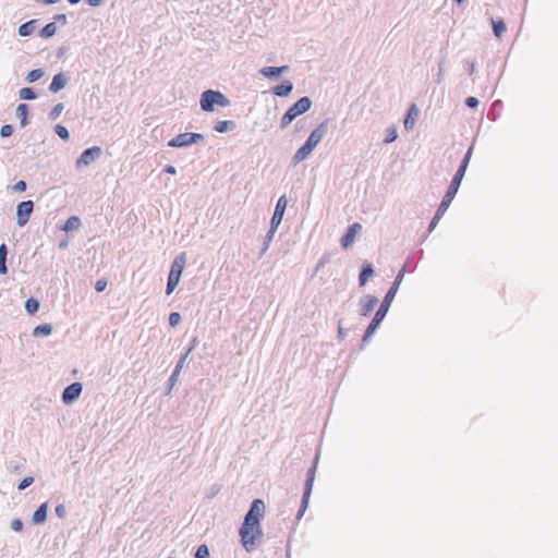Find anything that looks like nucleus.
<instances>
[{"instance_id": "nucleus-1", "label": "nucleus", "mask_w": 558, "mask_h": 558, "mask_svg": "<svg viewBox=\"0 0 558 558\" xmlns=\"http://www.w3.org/2000/svg\"><path fill=\"white\" fill-rule=\"evenodd\" d=\"M398 290L396 288H389L386 292L379 307L377 308L374 317L372 318L371 323L368 324L365 333L362 338L363 344L367 343L372 337L375 335L379 326L381 325L384 318L386 317L387 313L389 312V308L391 306V303L397 294Z\"/></svg>"}, {"instance_id": "nucleus-2", "label": "nucleus", "mask_w": 558, "mask_h": 558, "mask_svg": "<svg viewBox=\"0 0 558 558\" xmlns=\"http://www.w3.org/2000/svg\"><path fill=\"white\" fill-rule=\"evenodd\" d=\"M260 521L245 520L239 529L241 545L246 551L251 553L257 547V542L263 537Z\"/></svg>"}, {"instance_id": "nucleus-3", "label": "nucleus", "mask_w": 558, "mask_h": 558, "mask_svg": "<svg viewBox=\"0 0 558 558\" xmlns=\"http://www.w3.org/2000/svg\"><path fill=\"white\" fill-rule=\"evenodd\" d=\"M319 458H320V450L317 449L314 460L312 462V465L310 466V469L306 472V478H305V483H304V487H303L301 505H300V508L295 515L296 521L302 519V517L305 514V512L308 508L311 494H312L313 486H314L315 478H316V471H317Z\"/></svg>"}, {"instance_id": "nucleus-4", "label": "nucleus", "mask_w": 558, "mask_h": 558, "mask_svg": "<svg viewBox=\"0 0 558 558\" xmlns=\"http://www.w3.org/2000/svg\"><path fill=\"white\" fill-rule=\"evenodd\" d=\"M230 104V99L218 89H205L199 97V106L204 112H214L217 107L226 108Z\"/></svg>"}, {"instance_id": "nucleus-5", "label": "nucleus", "mask_w": 558, "mask_h": 558, "mask_svg": "<svg viewBox=\"0 0 558 558\" xmlns=\"http://www.w3.org/2000/svg\"><path fill=\"white\" fill-rule=\"evenodd\" d=\"M313 101L311 97L303 96L293 102L287 111L283 113L280 120V129L284 130L288 128L293 120L298 117L306 113L312 108Z\"/></svg>"}, {"instance_id": "nucleus-6", "label": "nucleus", "mask_w": 558, "mask_h": 558, "mask_svg": "<svg viewBox=\"0 0 558 558\" xmlns=\"http://www.w3.org/2000/svg\"><path fill=\"white\" fill-rule=\"evenodd\" d=\"M205 142V136L202 133L196 132H184L172 137L168 143V147L171 148H186L194 144Z\"/></svg>"}, {"instance_id": "nucleus-7", "label": "nucleus", "mask_w": 558, "mask_h": 558, "mask_svg": "<svg viewBox=\"0 0 558 558\" xmlns=\"http://www.w3.org/2000/svg\"><path fill=\"white\" fill-rule=\"evenodd\" d=\"M34 202L22 201L16 205V223L19 227H24L31 219V216L34 211Z\"/></svg>"}, {"instance_id": "nucleus-8", "label": "nucleus", "mask_w": 558, "mask_h": 558, "mask_svg": "<svg viewBox=\"0 0 558 558\" xmlns=\"http://www.w3.org/2000/svg\"><path fill=\"white\" fill-rule=\"evenodd\" d=\"M82 391L83 384L80 381H74L63 389L61 393V400L65 405H71L80 398Z\"/></svg>"}, {"instance_id": "nucleus-9", "label": "nucleus", "mask_w": 558, "mask_h": 558, "mask_svg": "<svg viewBox=\"0 0 558 558\" xmlns=\"http://www.w3.org/2000/svg\"><path fill=\"white\" fill-rule=\"evenodd\" d=\"M101 155V148L99 146H92L88 148H85L78 158L75 161V167L81 168L84 166H88L92 162H94L96 159H98Z\"/></svg>"}, {"instance_id": "nucleus-10", "label": "nucleus", "mask_w": 558, "mask_h": 558, "mask_svg": "<svg viewBox=\"0 0 558 558\" xmlns=\"http://www.w3.org/2000/svg\"><path fill=\"white\" fill-rule=\"evenodd\" d=\"M328 119H325L323 122H320L308 135V137L305 140L304 143H306L308 146L313 147L314 149L316 146L322 142L324 136L327 134L328 131Z\"/></svg>"}, {"instance_id": "nucleus-11", "label": "nucleus", "mask_w": 558, "mask_h": 558, "mask_svg": "<svg viewBox=\"0 0 558 558\" xmlns=\"http://www.w3.org/2000/svg\"><path fill=\"white\" fill-rule=\"evenodd\" d=\"M287 206H288L287 196L281 195L276 203L274 214L270 218V226L272 228H279V226L283 219Z\"/></svg>"}, {"instance_id": "nucleus-12", "label": "nucleus", "mask_w": 558, "mask_h": 558, "mask_svg": "<svg viewBox=\"0 0 558 558\" xmlns=\"http://www.w3.org/2000/svg\"><path fill=\"white\" fill-rule=\"evenodd\" d=\"M264 515H265V502L262 499L256 498L251 502L250 508L244 515V519L262 521Z\"/></svg>"}, {"instance_id": "nucleus-13", "label": "nucleus", "mask_w": 558, "mask_h": 558, "mask_svg": "<svg viewBox=\"0 0 558 558\" xmlns=\"http://www.w3.org/2000/svg\"><path fill=\"white\" fill-rule=\"evenodd\" d=\"M461 182H462V180H460V179H458L456 177L452 178V180H451V182H450V184H449V186H448V189H447V191H446V193H445V195H444V197H442V199H441V202L439 204L441 209L445 208V209L448 210L449 206L451 205L453 198L456 197V195H457V193L459 191Z\"/></svg>"}, {"instance_id": "nucleus-14", "label": "nucleus", "mask_w": 558, "mask_h": 558, "mask_svg": "<svg viewBox=\"0 0 558 558\" xmlns=\"http://www.w3.org/2000/svg\"><path fill=\"white\" fill-rule=\"evenodd\" d=\"M378 304V298L372 294H366L359 301V313L363 317H367Z\"/></svg>"}, {"instance_id": "nucleus-15", "label": "nucleus", "mask_w": 558, "mask_h": 558, "mask_svg": "<svg viewBox=\"0 0 558 558\" xmlns=\"http://www.w3.org/2000/svg\"><path fill=\"white\" fill-rule=\"evenodd\" d=\"M185 263H186V253L182 252V253L178 254L174 257V259L170 266L168 276L174 277L175 279L178 278L181 280V276H182Z\"/></svg>"}, {"instance_id": "nucleus-16", "label": "nucleus", "mask_w": 558, "mask_h": 558, "mask_svg": "<svg viewBox=\"0 0 558 558\" xmlns=\"http://www.w3.org/2000/svg\"><path fill=\"white\" fill-rule=\"evenodd\" d=\"M290 70V66L284 64L280 66H264L259 70V73L271 81L279 80L281 75L287 73Z\"/></svg>"}, {"instance_id": "nucleus-17", "label": "nucleus", "mask_w": 558, "mask_h": 558, "mask_svg": "<svg viewBox=\"0 0 558 558\" xmlns=\"http://www.w3.org/2000/svg\"><path fill=\"white\" fill-rule=\"evenodd\" d=\"M70 76L64 72H59L53 75L52 81L48 87V90L52 94L61 92L68 85Z\"/></svg>"}, {"instance_id": "nucleus-18", "label": "nucleus", "mask_w": 558, "mask_h": 558, "mask_svg": "<svg viewBox=\"0 0 558 558\" xmlns=\"http://www.w3.org/2000/svg\"><path fill=\"white\" fill-rule=\"evenodd\" d=\"M293 83L289 80H283L280 84L271 88V93L277 97H288L293 90Z\"/></svg>"}, {"instance_id": "nucleus-19", "label": "nucleus", "mask_w": 558, "mask_h": 558, "mask_svg": "<svg viewBox=\"0 0 558 558\" xmlns=\"http://www.w3.org/2000/svg\"><path fill=\"white\" fill-rule=\"evenodd\" d=\"M314 148L308 146L306 143H303L301 147L295 151V154L292 156V165L296 166L298 163L306 160L311 154L313 153Z\"/></svg>"}, {"instance_id": "nucleus-20", "label": "nucleus", "mask_w": 558, "mask_h": 558, "mask_svg": "<svg viewBox=\"0 0 558 558\" xmlns=\"http://www.w3.org/2000/svg\"><path fill=\"white\" fill-rule=\"evenodd\" d=\"M31 108L27 104H19L15 110L16 117L20 119V126L26 128L29 124Z\"/></svg>"}, {"instance_id": "nucleus-21", "label": "nucleus", "mask_w": 558, "mask_h": 558, "mask_svg": "<svg viewBox=\"0 0 558 558\" xmlns=\"http://www.w3.org/2000/svg\"><path fill=\"white\" fill-rule=\"evenodd\" d=\"M48 502H44L34 511L32 515V523L34 525H40L46 522L48 515Z\"/></svg>"}, {"instance_id": "nucleus-22", "label": "nucleus", "mask_w": 558, "mask_h": 558, "mask_svg": "<svg viewBox=\"0 0 558 558\" xmlns=\"http://www.w3.org/2000/svg\"><path fill=\"white\" fill-rule=\"evenodd\" d=\"M374 266L368 262L363 263L359 274V286L364 287L367 283L368 279L374 276Z\"/></svg>"}, {"instance_id": "nucleus-23", "label": "nucleus", "mask_w": 558, "mask_h": 558, "mask_svg": "<svg viewBox=\"0 0 558 558\" xmlns=\"http://www.w3.org/2000/svg\"><path fill=\"white\" fill-rule=\"evenodd\" d=\"M418 113H420V110H418L417 106L415 104H412L409 107L408 112H407L405 118H404V121H403L404 129L407 131L413 129L415 120L418 117Z\"/></svg>"}, {"instance_id": "nucleus-24", "label": "nucleus", "mask_w": 558, "mask_h": 558, "mask_svg": "<svg viewBox=\"0 0 558 558\" xmlns=\"http://www.w3.org/2000/svg\"><path fill=\"white\" fill-rule=\"evenodd\" d=\"M472 154H473V145L468 148V150H466L463 159L461 160L460 166L457 169V171H456L453 177H456V178H458L460 180H463L465 171H466V169L469 167V163H470V160L472 158Z\"/></svg>"}, {"instance_id": "nucleus-25", "label": "nucleus", "mask_w": 558, "mask_h": 558, "mask_svg": "<svg viewBox=\"0 0 558 558\" xmlns=\"http://www.w3.org/2000/svg\"><path fill=\"white\" fill-rule=\"evenodd\" d=\"M214 131L217 133H227L236 129V123L233 120H220L214 124Z\"/></svg>"}, {"instance_id": "nucleus-26", "label": "nucleus", "mask_w": 558, "mask_h": 558, "mask_svg": "<svg viewBox=\"0 0 558 558\" xmlns=\"http://www.w3.org/2000/svg\"><path fill=\"white\" fill-rule=\"evenodd\" d=\"M53 327L51 324L45 323L37 325L32 332V336L35 338L48 337L52 333Z\"/></svg>"}, {"instance_id": "nucleus-27", "label": "nucleus", "mask_w": 558, "mask_h": 558, "mask_svg": "<svg viewBox=\"0 0 558 558\" xmlns=\"http://www.w3.org/2000/svg\"><path fill=\"white\" fill-rule=\"evenodd\" d=\"M81 226H82V221L78 216H70L65 220V222L63 223L61 229L65 232H71V231L80 229Z\"/></svg>"}, {"instance_id": "nucleus-28", "label": "nucleus", "mask_w": 558, "mask_h": 558, "mask_svg": "<svg viewBox=\"0 0 558 558\" xmlns=\"http://www.w3.org/2000/svg\"><path fill=\"white\" fill-rule=\"evenodd\" d=\"M24 308L28 315L33 316L39 311L40 302L38 299L31 296L25 301Z\"/></svg>"}, {"instance_id": "nucleus-29", "label": "nucleus", "mask_w": 558, "mask_h": 558, "mask_svg": "<svg viewBox=\"0 0 558 558\" xmlns=\"http://www.w3.org/2000/svg\"><path fill=\"white\" fill-rule=\"evenodd\" d=\"M37 23V20H31L27 21L19 26L17 34L21 37H27L31 36L35 29V24Z\"/></svg>"}, {"instance_id": "nucleus-30", "label": "nucleus", "mask_w": 558, "mask_h": 558, "mask_svg": "<svg viewBox=\"0 0 558 558\" xmlns=\"http://www.w3.org/2000/svg\"><path fill=\"white\" fill-rule=\"evenodd\" d=\"M57 33V25L56 22L47 23L38 33L39 37L44 39L51 38Z\"/></svg>"}, {"instance_id": "nucleus-31", "label": "nucleus", "mask_w": 558, "mask_h": 558, "mask_svg": "<svg viewBox=\"0 0 558 558\" xmlns=\"http://www.w3.org/2000/svg\"><path fill=\"white\" fill-rule=\"evenodd\" d=\"M277 230H278V228H272L271 226L269 227V230L267 231L266 235L264 236L263 247L259 253L260 256H263L268 251L269 245H270Z\"/></svg>"}, {"instance_id": "nucleus-32", "label": "nucleus", "mask_w": 558, "mask_h": 558, "mask_svg": "<svg viewBox=\"0 0 558 558\" xmlns=\"http://www.w3.org/2000/svg\"><path fill=\"white\" fill-rule=\"evenodd\" d=\"M493 33L497 38H500L507 29L506 23L502 19L492 20Z\"/></svg>"}, {"instance_id": "nucleus-33", "label": "nucleus", "mask_w": 558, "mask_h": 558, "mask_svg": "<svg viewBox=\"0 0 558 558\" xmlns=\"http://www.w3.org/2000/svg\"><path fill=\"white\" fill-rule=\"evenodd\" d=\"M19 97L22 100H35L38 97V94L33 87H22L19 90Z\"/></svg>"}, {"instance_id": "nucleus-34", "label": "nucleus", "mask_w": 558, "mask_h": 558, "mask_svg": "<svg viewBox=\"0 0 558 558\" xmlns=\"http://www.w3.org/2000/svg\"><path fill=\"white\" fill-rule=\"evenodd\" d=\"M45 75V71L41 68L34 69L25 76V82L28 84L39 81Z\"/></svg>"}, {"instance_id": "nucleus-35", "label": "nucleus", "mask_w": 558, "mask_h": 558, "mask_svg": "<svg viewBox=\"0 0 558 558\" xmlns=\"http://www.w3.org/2000/svg\"><path fill=\"white\" fill-rule=\"evenodd\" d=\"M446 211H447V209H445V208L441 209V207L438 206V208L428 226L429 233L436 228V226L438 225L439 220L441 219V217L445 215Z\"/></svg>"}, {"instance_id": "nucleus-36", "label": "nucleus", "mask_w": 558, "mask_h": 558, "mask_svg": "<svg viewBox=\"0 0 558 558\" xmlns=\"http://www.w3.org/2000/svg\"><path fill=\"white\" fill-rule=\"evenodd\" d=\"M63 110H64V105L62 102H58L48 112V119L50 121L57 120L60 117V114L62 113Z\"/></svg>"}, {"instance_id": "nucleus-37", "label": "nucleus", "mask_w": 558, "mask_h": 558, "mask_svg": "<svg viewBox=\"0 0 558 558\" xmlns=\"http://www.w3.org/2000/svg\"><path fill=\"white\" fill-rule=\"evenodd\" d=\"M54 133L64 142H68L71 137L69 130L62 124L54 125Z\"/></svg>"}, {"instance_id": "nucleus-38", "label": "nucleus", "mask_w": 558, "mask_h": 558, "mask_svg": "<svg viewBox=\"0 0 558 558\" xmlns=\"http://www.w3.org/2000/svg\"><path fill=\"white\" fill-rule=\"evenodd\" d=\"M194 558H210V550L206 544H201L194 554Z\"/></svg>"}, {"instance_id": "nucleus-39", "label": "nucleus", "mask_w": 558, "mask_h": 558, "mask_svg": "<svg viewBox=\"0 0 558 558\" xmlns=\"http://www.w3.org/2000/svg\"><path fill=\"white\" fill-rule=\"evenodd\" d=\"M180 282V279H175L174 277H170L168 276V279H167V286H166V294L167 295H170L178 287Z\"/></svg>"}, {"instance_id": "nucleus-40", "label": "nucleus", "mask_w": 558, "mask_h": 558, "mask_svg": "<svg viewBox=\"0 0 558 558\" xmlns=\"http://www.w3.org/2000/svg\"><path fill=\"white\" fill-rule=\"evenodd\" d=\"M181 320H182V317L179 312H171L169 314L168 322L172 328L177 327L181 323Z\"/></svg>"}, {"instance_id": "nucleus-41", "label": "nucleus", "mask_w": 558, "mask_h": 558, "mask_svg": "<svg viewBox=\"0 0 558 558\" xmlns=\"http://www.w3.org/2000/svg\"><path fill=\"white\" fill-rule=\"evenodd\" d=\"M33 476H25L17 483V490L22 492L34 483Z\"/></svg>"}, {"instance_id": "nucleus-42", "label": "nucleus", "mask_w": 558, "mask_h": 558, "mask_svg": "<svg viewBox=\"0 0 558 558\" xmlns=\"http://www.w3.org/2000/svg\"><path fill=\"white\" fill-rule=\"evenodd\" d=\"M179 376L178 373H171L169 379H168V386H167V389H166V395H170L171 393V390L172 388L175 386V384L178 383L179 380Z\"/></svg>"}, {"instance_id": "nucleus-43", "label": "nucleus", "mask_w": 558, "mask_h": 558, "mask_svg": "<svg viewBox=\"0 0 558 558\" xmlns=\"http://www.w3.org/2000/svg\"><path fill=\"white\" fill-rule=\"evenodd\" d=\"M404 274H405V266H403L399 272L397 274L392 284L390 286L391 288H396L397 290H399V287L403 280V277H404Z\"/></svg>"}, {"instance_id": "nucleus-44", "label": "nucleus", "mask_w": 558, "mask_h": 558, "mask_svg": "<svg viewBox=\"0 0 558 558\" xmlns=\"http://www.w3.org/2000/svg\"><path fill=\"white\" fill-rule=\"evenodd\" d=\"M14 132V128L12 124H3L0 129V136L2 138L10 137Z\"/></svg>"}, {"instance_id": "nucleus-45", "label": "nucleus", "mask_w": 558, "mask_h": 558, "mask_svg": "<svg viewBox=\"0 0 558 558\" xmlns=\"http://www.w3.org/2000/svg\"><path fill=\"white\" fill-rule=\"evenodd\" d=\"M398 137V134H397V130L391 128V129H387V134H386V137L384 140V143L386 144H390L392 142H395Z\"/></svg>"}, {"instance_id": "nucleus-46", "label": "nucleus", "mask_w": 558, "mask_h": 558, "mask_svg": "<svg viewBox=\"0 0 558 558\" xmlns=\"http://www.w3.org/2000/svg\"><path fill=\"white\" fill-rule=\"evenodd\" d=\"M27 189V183L24 180L17 181L14 185L11 186V190L16 193H23Z\"/></svg>"}, {"instance_id": "nucleus-47", "label": "nucleus", "mask_w": 558, "mask_h": 558, "mask_svg": "<svg viewBox=\"0 0 558 558\" xmlns=\"http://www.w3.org/2000/svg\"><path fill=\"white\" fill-rule=\"evenodd\" d=\"M11 529L14 531V532H22L23 529H24V523L23 521L20 519V518H15L11 521Z\"/></svg>"}, {"instance_id": "nucleus-48", "label": "nucleus", "mask_w": 558, "mask_h": 558, "mask_svg": "<svg viewBox=\"0 0 558 558\" xmlns=\"http://www.w3.org/2000/svg\"><path fill=\"white\" fill-rule=\"evenodd\" d=\"M330 258H331V254H329V253L324 254L315 267V272H317L320 268H323L326 264H328L330 262Z\"/></svg>"}, {"instance_id": "nucleus-49", "label": "nucleus", "mask_w": 558, "mask_h": 558, "mask_svg": "<svg viewBox=\"0 0 558 558\" xmlns=\"http://www.w3.org/2000/svg\"><path fill=\"white\" fill-rule=\"evenodd\" d=\"M22 468H23V464L20 463L19 460H11L9 465H8V469L11 470V472H14V473H20Z\"/></svg>"}, {"instance_id": "nucleus-50", "label": "nucleus", "mask_w": 558, "mask_h": 558, "mask_svg": "<svg viewBox=\"0 0 558 558\" xmlns=\"http://www.w3.org/2000/svg\"><path fill=\"white\" fill-rule=\"evenodd\" d=\"M446 60L441 59L438 63V73L436 75V82L439 84L444 80V68H445Z\"/></svg>"}, {"instance_id": "nucleus-51", "label": "nucleus", "mask_w": 558, "mask_h": 558, "mask_svg": "<svg viewBox=\"0 0 558 558\" xmlns=\"http://www.w3.org/2000/svg\"><path fill=\"white\" fill-rule=\"evenodd\" d=\"M340 244L343 250H349V227L345 228L340 239Z\"/></svg>"}, {"instance_id": "nucleus-52", "label": "nucleus", "mask_w": 558, "mask_h": 558, "mask_svg": "<svg viewBox=\"0 0 558 558\" xmlns=\"http://www.w3.org/2000/svg\"><path fill=\"white\" fill-rule=\"evenodd\" d=\"M107 286H108V280L105 278H100L95 283V290L97 292H102L106 290Z\"/></svg>"}, {"instance_id": "nucleus-53", "label": "nucleus", "mask_w": 558, "mask_h": 558, "mask_svg": "<svg viewBox=\"0 0 558 558\" xmlns=\"http://www.w3.org/2000/svg\"><path fill=\"white\" fill-rule=\"evenodd\" d=\"M465 106L471 108V109H475L477 108L480 101L476 97H473V96H469L465 98Z\"/></svg>"}, {"instance_id": "nucleus-54", "label": "nucleus", "mask_w": 558, "mask_h": 558, "mask_svg": "<svg viewBox=\"0 0 558 558\" xmlns=\"http://www.w3.org/2000/svg\"><path fill=\"white\" fill-rule=\"evenodd\" d=\"M54 512H56L58 518L64 519L65 515H66L65 506L63 504L57 505L56 508H54Z\"/></svg>"}, {"instance_id": "nucleus-55", "label": "nucleus", "mask_w": 558, "mask_h": 558, "mask_svg": "<svg viewBox=\"0 0 558 558\" xmlns=\"http://www.w3.org/2000/svg\"><path fill=\"white\" fill-rule=\"evenodd\" d=\"M198 343H199L198 338L197 337H193L192 340L190 341L186 350H185L186 354H191L196 349Z\"/></svg>"}, {"instance_id": "nucleus-56", "label": "nucleus", "mask_w": 558, "mask_h": 558, "mask_svg": "<svg viewBox=\"0 0 558 558\" xmlns=\"http://www.w3.org/2000/svg\"><path fill=\"white\" fill-rule=\"evenodd\" d=\"M362 230V226L359 222L351 223V244L354 241L355 235Z\"/></svg>"}, {"instance_id": "nucleus-57", "label": "nucleus", "mask_w": 558, "mask_h": 558, "mask_svg": "<svg viewBox=\"0 0 558 558\" xmlns=\"http://www.w3.org/2000/svg\"><path fill=\"white\" fill-rule=\"evenodd\" d=\"M464 65L468 74L473 75L475 71V60H465Z\"/></svg>"}, {"instance_id": "nucleus-58", "label": "nucleus", "mask_w": 558, "mask_h": 558, "mask_svg": "<svg viewBox=\"0 0 558 558\" xmlns=\"http://www.w3.org/2000/svg\"><path fill=\"white\" fill-rule=\"evenodd\" d=\"M53 22H56V24L59 23L61 25H65L68 23L66 14H64V13L56 14L53 16Z\"/></svg>"}, {"instance_id": "nucleus-59", "label": "nucleus", "mask_w": 558, "mask_h": 558, "mask_svg": "<svg viewBox=\"0 0 558 558\" xmlns=\"http://www.w3.org/2000/svg\"><path fill=\"white\" fill-rule=\"evenodd\" d=\"M69 50V47L68 46H60L58 49H57V52H56V57L58 59H61Z\"/></svg>"}, {"instance_id": "nucleus-60", "label": "nucleus", "mask_w": 558, "mask_h": 558, "mask_svg": "<svg viewBox=\"0 0 558 558\" xmlns=\"http://www.w3.org/2000/svg\"><path fill=\"white\" fill-rule=\"evenodd\" d=\"M9 250L5 243L0 244V258L7 259Z\"/></svg>"}, {"instance_id": "nucleus-61", "label": "nucleus", "mask_w": 558, "mask_h": 558, "mask_svg": "<svg viewBox=\"0 0 558 558\" xmlns=\"http://www.w3.org/2000/svg\"><path fill=\"white\" fill-rule=\"evenodd\" d=\"M8 271L7 259L0 258V275H7Z\"/></svg>"}, {"instance_id": "nucleus-62", "label": "nucleus", "mask_w": 558, "mask_h": 558, "mask_svg": "<svg viewBox=\"0 0 558 558\" xmlns=\"http://www.w3.org/2000/svg\"><path fill=\"white\" fill-rule=\"evenodd\" d=\"M162 171L165 173L172 174V175H174L177 173V169L172 165H166Z\"/></svg>"}, {"instance_id": "nucleus-63", "label": "nucleus", "mask_w": 558, "mask_h": 558, "mask_svg": "<svg viewBox=\"0 0 558 558\" xmlns=\"http://www.w3.org/2000/svg\"><path fill=\"white\" fill-rule=\"evenodd\" d=\"M338 335H339V338H342V339L347 336V330L342 326V320H339Z\"/></svg>"}, {"instance_id": "nucleus-64", "label": "nucleus", "mask_w": 558, "mask_h": 558, "mask_svg": "<svg viewBox=\"0 0 558 558\" xmlns=\"http://www.w3.org/2000/svg\"><path fill=\"white\" fill-rule=\"evenodd\" d=\"M85 2L90 7H99L104 3V0H85Z\"/></svg>"}]
</instances>
